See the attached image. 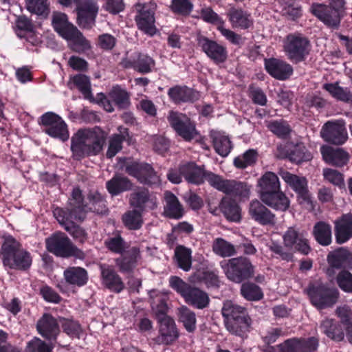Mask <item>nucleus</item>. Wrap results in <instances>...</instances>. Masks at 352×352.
Returning <instances> with one entry per match:
<instances>
[{"label":"nucleus","instance_id":"nucleus-48","mask_svg":"<svg viewBox=\"0 0 352 352\" xmlns=\"http://www.w3.org/2000/svg\"><path fill=\"white\" fill-rule=\"evenodd\" d=\"M240 294L243 298L248 301H259L264 297V294L261 287L248 280L241 283Z\"/></svg>","mask_w":352,"mask_h":352},{"label":"nucleus","instance_id":"nucleus-54","mask_svg":"<svg viewBox=\"0 0 352 352\" xmlns=\"http://www.w3.org/2000/svg\"><path fill=\"white\" fill-rule=\"evenodd\" d=\"M323 89L338 100L344 102H352V93L346 88L339 86L338 82L325 83L323 85Z\"/></svg>","mask_w":352,"mask_h":352},{"label":"nucleus","instance_id":"nucleus-23","mask_svg":"<svg viewBox=\"0 0 352 352\" xmlns=\"http://www.w3.org/2000/svg\"><path fill=\"white\" fill-rule=\"evenodd\" d=\"M197 41L198 47L214 64L224 63L228 59L227 48L217 41L203 35H198Z\"/></svg>","mask_w":352,"mask_h":352},{"label":"nucleus","instance_id":"nucleus-17","mask_svg":"<svg viewBox=\"0 0 352 352\" xmlns=\"http://www.w3.org/2000/svg\"><path fill=\"white\" fill-rule=\"evenodd\" d=\"M278 174L287 186L296 192L299 204L312 205L308 181L305 177L298 176L286 170H280Z\"/></svg>","mask_w":352,"mask_h":352},{"label":"nucleus","instance_id":"nucleus-36","mask_svg":"<svg viewBox=\"0 0 352 352\" xmlns=\"http://www.w3.org/2000/svg\"><path fill=\"white\" fill-rule=\"evenodd\" d=\"M228 16L233 28L248 30L253 26L254 22L251 14L241 8H231Z\"/></svg>","mask_w":352,"mask_h":352},{"label":"nucleus","instance_id":"nucleus-52","mask_svg":"<svg viewBox=\"0 0 352 352\" xmlns=\"http://www.w3.org/2000/svg\"><path fill=\"white\" fill-rule=\"evenodd\" d=\"M179 322L188 333H193L197 328L195 313L186 306H182L178 310Z\"/></svg>","mask_w":352,"mask_h":352},{"label":"nucleus","instance_id":"nucleus-24","mask_svg":"<svg viewBox=\"0 0 352 352\" xmlns=\"http://www.w3.org/2000/svg\"><path fill=\"white\" fill-rule=\"evenodd\" d=\"M214 188L228 195L239 199L248 198L250 190L245 182L234 179H223L222 176L217 175L216 182H214Z\"/></svg>","mask_w":352,"mask_h":352},{"label":"nucleus","instance_id":"nucleus-37","mask_svg":"<svg viewBox=\"0 0 352 352\" xmlns=\"http://www.w3.org/2000/svg\"><path fill=\"white\" fill-rule=\"evenodd\" d=\"M133 184L127 177L116 173L106 182V188L111 197L118 196L133 189Z\"/></svg>","mask_w":352,"mask_h":352},{"label":"nucleus","instance_id":"nucleus-55","mask_svg":"<svg viewBox=\"0 0 352 352\" xmlns=\"http://www.w3.org/2000/svg\"><path fill=\"white\" fill-rule=\"evenodd\" d=\"M54 346V342L34 336L27 342L25 352H53Z\"/></svg>","mask_w":352,"mask_h":352},{"label":"nucleus","instance_id":"nucleus-7","mask_svg":"<svg viewBox=\"0 0 352 352\" xmlns=\"http://www.w3.org/2000/svg\"><path fill=\"white\" fill-rule=\"evenodd\" d=\"M169 285L188 305L198 309H204L209 306L210 300L208 294L199 287L190 285L180 277L170 276Z\"/></svg>","mask_w":352,"mask_h":352},{"label":"nucleus","instance_id":"nucleus-56","mask_svg":"<svg viewBox=\"0 0 352 352\" xmlns=\"http://www.w3.org/2000/svg\"><path fill=\"white\" fill-rule=\"evenodd\" d=\"M212 250L216 254L221 257H229L236 254L234 246L221 237L217 238L214 241Z\"/></svg>","mask_w":352,"mask_h":352},{"label":"nucleus","instance_id":"nucleus-20","mask_svg":"<svg viewBox=\"0 0 352 352\" xmlns=\"http://www.w3.org/2000/svg\"><path fill=\"white\" fill-rule=\"evenodd\" d=\"M129 204L134 209L145 212L157 208V198L145 186H138L130 194Z\"/></svg>","mask_w":352,"mask_h":352},{"label":"nucleus","instance_id":"nucleus-21","mask_svg":"<svg viewBox=\"0 0 352 352\" xmlns=\"http://www.w3.org/2000/svg\"><path fill=\"white\" fill-rule=\"evenodd\" d=\"M120 65L124 69H132L140 74H146L155 69V60L147 54L137 52L122 58Z\"/></svg>","mask_w":352,"mask_h":352},{"label":"nucleus","instance_id":"nucleus-40","mask_svg":"<svg viewBox=\"0 0 352 352\" xmlns=\"http://www.w3.org/2000/svg\"><path fill=\"white\" fill-rule=\"evenodd\" d=\"M324 160L329 164L342 167L347 164L349 154L342 148H333L330 146L322 147L321 150Z\"/></svg>","mask_w":352,"mask_h":352},{"label":"nucleus","instance_id":"nucleus-46","mask_svg":"<svg viewBox=\"0 0 352 352\" xmlns=\"http://www.w3.org/2000/svg\"><path fill=\"white\" fill-rule=\"evenodd\" d=\"M313 235L320 245H329L332 241L331 226L324 221H318L313 228Z\"/></svg>","mask_w":352,"mask_h":352},{"label":"nucleus","instance_id":"nucleus-57","mask_svg":"<svg viewBox=\"0 0 352 352\" xmlns=\"http://www.w3.org/2000/svg\"><path fill=\"white\" fill-rule=\"evenodd\" d=\"M283 6V15L288 19L296 21L302 15V6L296 0H280Z\"/></svg>","mask_w":352,"mask_h":352},{"label":"nucleus","instance_id":"nucleus-43","mask_svg":"<svg viewBox=\"0 0 352 352\" xmlns=\"http://www.w3.org/2000/svg\"><path fill=\"white\" fill-rule=\"evenodd\" d=\"M320 330L329 338L340 342L344 340V327L338 321L334 319L327 318L320 324Z\"/></svg>","mask_w":352,"mask_h":352},{"label":"nucleus","instance_id":"nucleus-14","mask_svg":"<svg viewBox=\"0 0 352 352\" xmlns=\"http://www.w3.org/2000/svg\"><path fill=\"white\" fill-rule=\"evenodd\" d=\"M179 170L185 181L190 184L199 186L205 181L212 186H214L217 174L205 170L204 166H199L194 162H188L179 166Z\"/></svg>","mask_w":352,"mask_h":352},{"label":"nucleus","instance_id":"nucleus-13","mask_svg":"<svg viewBox=\"0 0 352 352\" xmlns=\"http://www.w3.org/2000/svg\"><path fill=\"white\" fill-rule=\"evenodd\" d=\"M167 120L175 133L186 142H190L199 135L195 122L185 113L171 110Z\"/></svg>","mask_w":352,"mask_h":352},{"label":"nucleus","instance_id":"nucleus-9","mask_svg":"<svg viewBox=\"0 0 352 352\" xmlns=\"http://www.w3.org/2000/svg\"><path fill=\"white\" fill-rule=\"evenodd\" d=\"M45 246L48 252L58 257H74L80 260L85 258V252L75 245L65 233L60 231L45 239Z\"/></svg>","mask_w":352,"mask_h":352},{"label":"nucleus","instance_id":"nucleus-47","mask_svg":"<svg viewBox=\"0 0 352 352\" xmlns=\"http://www.w3.org/2000/svg\"><path fill=\"white\" fill-rule=\"evenodd\" d=\"M127 137H129L128 129H124L120 133H114L110 137L106 153L107 158L112 159L122 149V144Z\"/></svg>","mask_w":352,"mask_h":352},{"label":"nucleus","instance_id":"nucleus-44","mask_svg":"<svg viewBox=\"0 0 352 352\" xmlns=\"http://www.w3.org/2000/svg\"><path fill=\"white\" fill-rule=\"evenodd\" d=\"M158 322L162 341L166 344L173 343L179 337V333L173 319L167 317L160 318Z\"/></svg>","mask_w":352,"mask_h":352},{"label":"nucleus","instance_id":"nucleus-25","mask_svg":"<svg viewBox=\"0 0 352 352\" xmlns=\"http://www.w3.org/2000/svg\"><path fill=\"white\" fill-rule=\"evenodd\" d=\"M310 12L328 28L338 29L340 25L341 14L327 4L313 3Z\"/></svg>","mask_w":352,"mask_h":352},{"label":"nucleus","instance_id":"nucleus-49","mask_svg":"<svg viewBox=\"0 0 352 352\" xmlns=\"http://www.w3.org/2000/svg\"><path fill=\"white\" fill-rule=\"evenodd\" d=\"M175 259L178 267L188 272L192 267V250L182 245H177L175 249Z\"/></svg>","mask_w":352,"mask_h":352},{"label":"nucleus","instance_id":"nucleus-45","mask_svg":"<svg viewBox=\"0 0 352 352\" xmlns=\"http://www.w3.org/2000/svg\"><path fill=\"white\" fill-rule=\"evenodd\" d=\"M210 137L215 152L223 157H227L233 148L232 143L228 136L219 132H214L210 133Z\"/></svg>","mask_w":352,"mask_h":352},{"label":"nucleus","instance_id":"nucleus-60","mask_svg":"<svg viewBox=\"0 0 352 352\" xmlns=\"http://www.w3.org/2000/svg\"><path fill=\"white\" fill-rule=\"evenodd\" d=\"M267 128L274 135L280 138H287L291 132L290 126L284 120L271 121L268 124Z\"/></svg>","mask_w":352,"mask_h":352},{"label":"nucleus","instance_id":"nucleus-64","mask_svg":"<svg viewBox=\"0 0 352 352\" xmlns=\"http://www.w3.org/2000/svg\"><path fill=\"white\" fill-rule=\"evenodd\" d=\"M336 282L342 291L352 293V274L349 271H340L336 276Z\"/></svg>","mask_w":352,"mask_h":352},{"label":"nucleus","instance_id":"nucleus-10","mask_svg":"<svg viewBox=\"0 0 352 352\" xmlns=\"http://www.w3.org/2000/svg\"><path fill=\"white\" fill-rule=\"evenodd\" d=\"M311 43L309 38L298 32L287 34L283 41V50L293 64L304 62L311 50Z\"/></svg>","mask_w":352,"mask_h":352},{"label":"nucleus","instance_id":"nucleus-51","mask_svg":"<svg viewBox=\"0 0 352 352\" xmlns=\"http://www.w3.org/2000/svg\"><path fill=\"white\" fill-rule=\"evenodd\" d=\"M109 96L120 110L126 109L131 104L129 92L119 86L113 87Z\"/></svg>","mask_w":352,"mask_h":352},{"label":"nucleus","instance_id":"nucleus-30","mask_svg":"<svg viewBox=\"0 0 352 352\" xmlns=\"http://www.w3.org/2000/svg\"><path fill=\"white\" fill-rule=\"evenodd\" d=\"M167 95L170 101L177 105L194 103L200 98L198 91L186 85H176L169 88Z\"/></svg>","mask_w":352,"mask_h":352},{"label":"nucleus","instance_id":"nucleus-41","mask_svg":"<svg viewBox=\"0 0 352 352\" xmlns=\"http://www.w3.org/2000/svg\"><path fill=\"white\" fill-rule=\"evenodd\" d=\"M219 207L221 212L228 221H240L241 219V208L235 200L224 197L219 202Z\"/></svg>","mask_w":352,"mask_h":352},{"label":"nucleus","instance_id":"nucleus-8","mask_svg":"<svg viewBox=\"0 0 352 352\" xmlns=\"http://www.w3.org/2000/svg\"><path fill=\"white\" fill-rule=\"evenodd\" d=\"M226 278L231 282L241 284L254 276L255 266L250 258L240 256L220 263Z\"/></svg>","mask_w":352,"mask_h":352},{"label":"nucleus","instance_id":"nucleus-6","mask_svg":"<svg viewBox=\"0 0 352 352\" xmlns=\"http://www.w3.org/2000/svg\"><path fill=\"white\" fill-rule=\"evenodd\" d=\"M0 256L3 265L11 270L27 271L32 263L31 254L11 236L4 239Z\"/></svg>","mask_w":352,"mask_h":352},{"label":"nucleus","instance_id":"nucleus-61","mask_svg":"<svg viewBox=\"0 0 352 352\" xmlns=\"http://www.w3.org/2000/svg\"><path fill=\"white\" fill-rule=\"evenodd\" d=\"M72 82L76 88L84 95L85 98H88L91 95V84L89 78L82 74H78L73 76Z\"/></svg>","mask_w":352,"mask_h":352},{"label":"nucleus","instance_id":"nucleus-12","mask_svg":"<svg viewBox=\"0 0 352 352\" xmlns=\"http://www.w3.org/2000/svg\"><path fill=\"white\" fill-rule=\"evenodd\" d=\"M72 210L69 206L66 208L56 207L53 210L54 217L64 229L80 244H83L88 239L86 230L76 222L81 223L83 221L70 218Z\"/></svg>","mask_w":352,"mask_h":352},{"label":"nucleus","instance_id":"nucleus-1","mask_svg":"<svg viewBox=\"0 0 352 352\" xmlns=\"http://www.w3.org/2000/svg\"><path fill=\"white\" fill-rule=\"evenodd\" d=\"M107 133L99 126L80 129L71 138V151L75 160L100 153L106 143Z\"/></svg>","mask_w":352,"mask_h":352},{"label":"nucleus","instance_id":"nucleus-18","mask_svg":"<svg viewBox=\"0 0 352 352\" xmlns=\"http://www.w3.org/2000/svg\"><path fill=\"white\" fill-rule=\"evenodd\" d=\"M76 23L82 29L91 30L96 23L98 6L95 0H79L76 3Z\"/></svg>","mask_w":352,"mask_h":352},{"label":"nucleus","instance_id":"nucleus-62","mask_svg":"<svg viewBox=\"0 0 352 352\" xmlns=\"http://www.w3.org/2000/svg\"><path fill=\"white\" fill-rule=\"evenodd\" d=\"M27 10L39 16L47 15L49 12L47 0H25Z\"/></svg>","mask_w":352,"mask_h":352},{"label":"nucleus","instance_id":"nucleus-2","mask_svg":"<svg viewBox=\"0 0 352 352\" xmlns=\"http://www.w3.org/2000/svg\"><path fill=\"white\" fill-rule=\"evenodd\" d=\"M260 199L263 203L276 211L285 212L290 207V200L280 189L278 175L271 171L265 172L258 179Z\"/></svg>","mask_w":352,"mask_h":352},{"label":"nucleus","instance_id":"nucleus-35","mask_svg":"<svg viewBox=\"0 0 352 352\" xmlns=\"http://www.w3.org/2000/svg\"><path fill=\"white\" fill-rule=\"evenodd\" d=\"M299 241L298 252L304 255H307L311 251L309 240L302 233L298 232L294 228H289L283 235L284 245L287 248H293L294 245Z\"/></svg>","mask_w":352,"mask_h":352},{"label":"nucleus","instance_id":"nucleus-31","mask_svg":"<svg viewBox=\"0 0 352 352\" xmlns=\"http://www.w3.org/2000/svg\"><path fill=\"white\" fill-rule=\"evenodd\" d=\"M249 214L253 220L262 226H273L276 223L275 214L256 199L250 202Z\"/></svg>","mask_w":352,"mask_h":352},{"label":"nucleus","instance_id":"nucleus-16","mask_svg":"<svg viewBox=\"0 0 352 352\" xmlns=\"http://www.w3.org/2000/svg\"><path fill=\"white\" fill-rule=\"evenodd\" d=\"M125 172L137 181L150 187L160 183V177L151 164L146 162L132 161L125 165Z\"/></svg>","mask_w":352,"mask_h":352},{"label":"nucleus","instance_id":"nucleus-15","mask_svg":"<svg viewBox=\"0 0 352 352\" xmlns=\"http://www.w3.org/2000/svg\"><path fill=\"white\" fill-rule=\"evenodd\" d=\"M38 122L45 127L43 131L49 136L63 142L69 139L67 125L58 114L52 111L46 112L38 118Z\"/></svg>","mask_w":352,"mask_h":352},{"label":"nucleus","instance_id":"nucleus-5","mask_svg":"<svg viewBox=\"0 0 352 352\" xmlns=\"http://www.w3.org/2000/svg\"><path fill=\"white\" fill-rule=\"evenodd\" d=\"M221 314L225 327L230 333L243 338L250 331L252 319L245 307L226 300Z\"/></svg>","mask_w":352,"mask_h":352},{"label":"nucleus","instance_id":"nucleus-50","mask_svg":"<svg viewBox=\"0 0 352 352\" xmlns=\"http://www.w3.org/2000/svg\"><path fill=\"white\" fill-rule=\"evenodd\" d=\"M143 213L134 208L126 211L122 217L124 226L130 230H140L144 223Z\"/></svg>","mask_w":352,"mask_h":352},{"label":"nucleus","instance_id":"nucleus-42","mask_svg":"<svg viewBox=\"0 0 352 352\" xmlns=\"http://www.w3.org/2000/svg\"><path fill=\"white\" fill-rule=\"evenodd\" d=\"M327 260L331 267L337 269L352 267V253L344 248L330 253Z\"/></svg>","mask_w":352,"mask_h":352},{"label":"nucleus","instance_id":"nucleus-11","mask_svg":"<svg viewBox=\"0 0 352 352\" xmlns=\"http://www.w3.org/2000/svg\"><path fill=\"white\" fill-rule=\"evenodd\" d=\"M310 302L319 310L332 307L338 301L339 292L324 284H311L307 289Z\"/></svg>","mask_w":352,"mask_h":352},{"label":"nucleus","instance_id":"nucleus-28","mask_svg":"<svg viewBox=\"0 0 352 352\" xmlns=\"http://www.w3.org/2000/svg\"><path fill=\"white\" fill-rule=\"evenodd\" d=\"M265 69L274 78L286 80L293 74V67L285 60L277 58H269L264 60Z\"/></svg>","mask_w":352,"mask_h":352},{"label":"nucleus","instance_id":"nucleus-22","mask_svg":"<svg viewBox=\"0 0 352 352\" xmlns=\"http://www.w3.org/2000/svg\"><path fill=\"white\" fill-rule=\"evenodd\" d=\"M277 156L280 159H288L290 162L300 164L311 160L312 155L302 143L294 144L287 142L277 147Z\"/></svg>","mask_w":352,"mask_h":352},{"label":"nucleus","instance_id":"nucleus-38","mask_svg":"<svg viewBox=\"0 0 352 352\" xmlns=\"http://www.w3.org/2000/svg\"><path fill=\"white\" fill-rule=\"evenodd\" d=\"M166 205L164 207L165 216L169 219H179L184 214L183 206L175 194L170 191L164 192Z\"/></svg>","mask_w":352,"mask_h":352},{"label":"nucleus","instance_id":"nucleus-58","mask_svg":"<svg viewBox=\"0 0 352 352\" xmlns=\"http://www.w3.org/2000/svg\"><path fill=\"white\" fill-rule=\"evenodd\" d=\"M193 3L190 0H171L170 8L175 14L188 16L193 10Z\"/></svg>","mask_w":352,"mask_h":352},{"label":"nucleus","instance_id":"nucleus-29","mask_svg":"<svg viewBox=\"0 0 352 352\" xmlns=\"http://www.w3.org/2000/svg\"><path fill=\"white\" fill-rule=\"evenodd\" d=\"M321 136L325 142L335 145L344 144L348 138L346 127L344 123L340 122L325 123L321 131Z\"/></svg>","mask_w":352,"mask_h":352},{"label":"nucleus","instance_id":"nucleus-53","mask_svg":"<svg viewBox=\"0 0 352 352\" xmlns=\"http://www.w3.org/2000/svg\"><path fill=\"white\" fill-rule=\"evenodd\" d=\"M258 153L256 150L250 148L242 155L234 157V166L239 169H245L248 166H254L258 159Z\"/></svg>","mask_w":352,"mask_h":352},{"label":"nucleus","instance_id":"nucleus-34","mask_svg":"<svg viewBox=\"0 0 352 352\" xmlns=\"http://www.w3.org/2000/svg\"><path fill=\"white\" fill-rule=\"evenodd\" d=\"M140 257V250L132 247L124 254L115 259L116 266L122 274H130L133 272Z\"/></svg>","mask_w":352,"mask_h":352},{"label":"nucleus","instance_id":"nucleus-3","mask_svg":"<svg viewBox=\"0 0 352 352\" xmlns=\"http://www.w3.org/2000/svg\"><path fill=\"white\" fill-rule=\"evenodd\" d=\"M89 203L85 201L84 195L80 188H74L67 206L72 210L70 218L85 221L88 212H92L98 214L108 212L107 201L104 197L98 191L89 192L87 195Z\"/></svg>","mask_w":352,"mask_h":352},{"label":"nucleus","instance_id":"nucleus-33","mask_svg":"<svg viewBox=\"0 0 352 352\" xmlns=\"http://www.w3.org/2000/svg\"><path fill=\"white\" fill-rule=\"evenodd\" d=\"M219 271L217 269H211L208 267H202L197 269L190 276V281L195 283H203L208 288H219L220 280Z\"/></svg>","mask_w":352,"mask_h":352},{"label":"nucleus","instance_id":"nucleus-19","mask_svg":"<svg viewBox=\"0 0 352 352\" xmlns=\"http://www.w3.org/2000/svg\"><path fill=\"white\" fill-rule=\"evenodd\" d=\"M37 333L49 342H56L61 333L59 316L55 317L50 313H44L36 324Z\"/></svg>","mask_w":352,"mask_h":352},{"label":"nucleus","instance_id":"nucleus-39","mask_svg":"<svg viewBox=\"0 0 352 352\" xmlns=\"http://www.w3.org/2000/svg\"><path fill=\"white\" fill-rule=\"evenodd\" d=\"M63 276L67 283L78 287L85 286L89 280L87 271L82 267H68L64 270Z\"/></svg>","mask_w":352,"mask_h":352},{"label":"nucleus","instance_id":"nucleus-59","mask_svg":"<svg viewBox=\"0 0 352 352\" xmlns=\"http://www.w3.org/2000/svg\"><path fill=\"white\" fill-rule=\"evenodd\" d=\"M60 326L65 333L70 337H78L81 332V326L78 321L59 316Z\"/></svg>","mask_w":352,"mask_h":352},{"label":"nucleus","instance_id":"nucleus-27","mask_svg":"<svg viewBox=\"0 0 352 352\" xmlns=\"http://www.w3.org/2000/svg\"><path fill=\"white\" fill-rule=\"evenodd\" d=\"M100 270L101 283L104 287L116 294H120L125 289L122 278L113 265L101 264Z\"/></svg>","mask_w":352,"mask_h":352},{"label":"nucleus","instance_id":"nucleus-32","mask_svg":"<svg viewBox=\"0 0 352 352\" xmlns=\"http://www.w3.org/2000/svg\"><path fill=\"white\" fill-rule=\"evenodd\" d=\"M336 242L343 244L352 239V213L342 214L334 221Z\"/></svg>","mask_w":352,"mask_h":352},{"label":"nucleus","instance_id":"nucleus-63","mask_svg":"<svg viewBox=\"0 0 352 352\" xmlns=\"http://www.w3.org/2000/svg\"><path fill=\"white\" fill-rule=\"evenodd\" d=\"M104 244L111 252L122 254L125 252V241L120 235L107 239L105 240Z\"/></svg>","mask_w":352,"mask_h":352},{"label":"nucleus","instance_id":"nucleus-4","mask_svg":"<svg viewBox=\"0 0 352 352\" xmlns=\"http://www.w3.org/2000/svg\"><path fill=\"white\" fill-rule=\"evenodd\" d=\"M52 26L60 36L67 41L72 52L82 54L91 50V44L83 34L68 20L65 13H57L52 17Z\"/></svg>","mask_w":352,"mask_h":352},{"label":"nucleus","instance_id":"nucleus-26","mask_svg":"<svg viewBox=\"0 0 352 352\" xmlns=\"http://www.w3.org/2000/svg\"><path fill=\"white\" fill-rule=\"evenodd\" d=\"M137 11L135 21L138 28L145 34L153 36L156 34L154 12L146 4L135 5Z\"/></svg>","mask_w":352,"mask_h":352}]
</instances>
